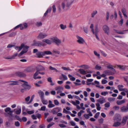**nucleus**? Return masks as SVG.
I'll return each mask as SVG.
<instances>
[{
    "label": "nucleus",
    "mask_w": 128,
    "mask_h": 128,
    "mask_svg": "<svg viewBox=\"0 0 128 128\" xmlns=\"http://www.w3.org/2000/svg\"><path fill=\"white\" fill-rule=\"evenodd\" d=\"M92 30L93 34H97L99 32L100 30L97 27H96L95 28V31H94V29H92Z\"/></svg>",
    "instance_id": "nucleus-25"
},
{
    "label": "nucleus",
    "mask_w": 128,
    "mask_h": 128,
    "mask_svg": "<svg viewBox=\"0 0 128 128\" xmlns=\"http://www.w3.org/2000/svg\"><path fill=\"white\" fill-rule=\"evenodd\" d=\"M100 114V112H97L96 113V114H95L94 117L96 118H97L99 116Z\"/></svg>",
    "instance_id": "nucleus-56"
},
{
    "label": "nucleus",
    "mask_w": 128,
    "mask_h": 128,
    "mask_svg": "<svg viewBox=\"0 0 128 128\" xmlns=\"http://www.w3.org/2000/svg\"><path fill=\"white\" fill-rule=\"evenodd\" d=\"M9 82V85H18V84L19 82L18 81H12L8 82Z\"/></svg>",
    "instance_id": "nucleus-23"
},
{
    "label": "nucleus",
    "mask_w": 128,
    "mask_h": 128,
    "mask_svg": "<svg viewBox=\"0 0 128 128\" xmlns=\"http://www.w3.org/2000/svg\"><path fill=\"white\" fill-rule=\"evenodd\" d=\"M108 82L107 80L103 79L102 80V83L103 84H106Z\"/></svg>",
    "instance_id": "nucleus-55"
},
{
    "label": "nucleus",
    "mask_w": 128,
    "mask_h": 128,
    "mask_svg": "<svg viewBox=\"0 0 128 128\" xmlns=\"http://www.w3.org/2000/svg\"><path fill=\"white\" fill-rule=\"evenodd\" d=\"M44 56L46 55H52V52L50 50H46L44 51Z\"/></svg>",
    "instance_id": "nucleus-32"
},
{
    "label": "nucleus",
    "mask_w": 128,
    "mask_h": 128,
    "mask_svg": "<svg viewBox=\"0 0 128 128\" xmlns=\"http://www.w3.org/2000/svg\"><path fill=\"white\" fill-rule=\"evenodd\" d=\"M98 13V11L97 10L94 11L91 14V17L92 18H94V16L96 14Z\"/></svg>",
    "instance_id": "nucleus-37"
},
{
    "label": "nucleus",
    "mask_w": 128,
    "mask_h": 128,
    "mask_svg": "<svg viewBox=\"0 0 128 128\" xmlns=\"http://www.w3.org/2000/svg\"><path fill=\"white\" fill-rule=\"evenodd\" d=\"M63 113H66V114H71V112H70L66 110L64 108L63 109Z\"/></svg>",
    "instance_id": "nucleus-43"
},
{
    "label": "nucleus",
    "mask_w": 128,
    "mask_h": 128,
    "mask_svg": "<svg viewBox=\"0 0 128 128\" xmlns=\"http://www.w3.org/2000/svg\"><path fill=\"white\" fill-rule=\"evenodd\" d=\"M114 122L113 124V126L115 127H118L121 125V123L120 122L116 121Z\"/></svg>",
    "instance_id": "nucleus-29"
},
{
    "label": "nucleus",
    "mask_w": 128,
    "mask_h": 128,
    "mask_svg": "<svg viewBox=\"0 0 128 128\" xmlns=\"http://www.w3.org/2000/svg\"><path fill=\"white\" fill-rule=\"evenodd\" d=\"M97 102L100 104H102L105 102V99L103 97L100 98L97 100Z\"/></svg>",
    "instance_id": "nucleus-21"
},
{
    "label": "nucleus",
    "mask_w": 128,
    "mask_h": 128,
    "mask_svg": "<svg viewBox=\"0 0 128 128\" xmlns=\"http://www.w3.org/2000/svg\"><path fill=\"white\" fill-rule=\"evenodd\" d=\"M83 29L84 31V32L86 33V34H88V30L87 28L86 27H83Z\"/></svg>",
    "instance_id": "nucleus-52"
},
{
    "label": "nucleus",
    "mask_w": 128,
    "mask_h": 128,
    "mask_svg": "<svg viewBox=\"0 0 128 128\" xmlns=\"http://www.w3.org/2000/svg\"><path fill=\"white\" fill-rule=\"evenodd\" d=\"M77 38V42L80 44H83L86 43L84 39L81 36L78 35L76 36Z\"/></svg>",
    "instance_id": "nucleus-3"
},
{
    "label": "nucleus",
    "mask_w": 128,
    "mask_h": 128,
    "mask_svg": "<svg viewBox=\"0 0 128 128\" xmlns=\"http://www.w3.org/2000/svg\"><path fill=\"white\" fill-rule=\"evenodd\" d=\"M27 112L28 114H31L34 113V110H32L27 111Z\"/></svg>",
    "instance_id": "nucleus-49"
},
{
    "label": "nucleus",
    "mask_w": 128,
    "mask_h": 128,
    "mask_svg": "<svg viewBox=\"0 0 128 128\" xmlns=\"http://www.w3.org/2000/svg\"><path fill=\"white\" fill-rule=\"evenodd\" d=\"M45 126L44 124H40L39 126V128H45Z\"/></svg>",
    "instance_id": "nucleus-63"
},
{
    "label": "nucleus",
    "mask_w": 128,
    "mask_h": 128,
    "mask_svg": "<svg viewBox=\"0 0 128 128\" xmlns=\"http://www.w3.org/2000/svg\"><path fill=\"white\" fill-rule=\"evenodd\" d=\"M24 46V44H22L20 46H18V51L19 52L22 49V48L23 46Z\"/></svg>",
    "instance_id": "nucleus-42"
},
{
    "label": "nucleus",
    "mask_w": 128,
    "mask_h": 128,
    "mask_svg": "<svg viewBox=\"0 0 128 128\" xmlns=\"http://www.w3.org/2000/svg\"><path fill=\"white\" fill-rule=\"evenodd\" d=\"M107 67L108 68L112 70V72H111V73H114L113 74L116 72V70L113 68L112 66L111 65L108 66Z\"/></svg>",
    "instance_id": "nucleus-22"
},
{
    "label": "nucleus",
    "mask_w": 128,
    "mask_h": 128,
    "mask_svg": "<svg viewBox=\"0 0 128 128\" xmlns=\"http://www.w3.org/2000/svg\"><path fill=\"white\" fill-rule=\"evenodd\" d=\"M62 76L63 78H64V80H67L68 79V78L66 75H64L63 74H62Z\"/></svg>",
    "instance_id": "nucleus-64"
},
{
    "label": "nucleus",
    "mask_w": 128,
    "mask_h": 128,
    "mask_svg": "<svg viewBox=\"0 0 128 128\" xmlns=\"http://www.w3.org/2000/svg\"><path fill=\"white\" fill-rule=\"evenodd\" d=\"M73 2V0H64L61 4V6L64 10L65 7H68L70 6Z\"/></svg>",
    "instance_id": "nucleus-1"
},
{
    "label": "nucleus",
    "mask_w": 128,
    "mask_h": 128,
    "mask_svg": "<svg viewBox=\"0 0 128 128\" xmlns=\"http://www.w3.org/2000/svg\"><path fill=\"white\" fill-rule=\"evenodd\" d=\"M33 45L41 46H45L46 45L45 44L42 42H36L34 43L33 44Z\"/></svg>",
    "instance_id": "nucleus-17"
},
{
    "label": "nucleus",
    "mask_w": 128,
    "mask_h": 128,
    "mask_svg": "<svg viewBox=\"0 0 128 128\" xmlns=\"http://www.w3.org/2000/svg\"><path fill=\"white\" fill-rule=\"evenodd\" d=\"M126 99H123L121 100H118L116 101V104L119 105H121L124 104L126 102Z\"/></svg>",
    "instance_id": "nucleus-14"
},
{
    "label": "nucleus",
    "mask_w": 128,
    "mask_h": 128,
    "mask_svg": "<svg viewBox=\"0 0 128 128\" xmlns=\"http://www.w3.org/2000/svg\"><path fill=\"white\" fill-rule=\"evenodd\" d=\"M50 69L52 70H54L56 72H58V71L55 68L52 67L51 66L50 67Z\"/></svg>",
    "instance_id": "nucleus-54"
},
{
    "label": "nucleus",
    "mask_w": 128,
    "mask_h": 128,
    "mask_svg": "<svg viewBox=\"0 0 128 128\" xmlns=\"http://www.w3.org/2000/svg\"><path fill=\"white\" fill-rule=\"evenodd\" d=\"M16 74L17 76L20 77H24L26 76V75L24 73L18 72L16 73Z\"/></svg>",
    "instance_id": "nucleus-16"
},
{
    "label": "nucleus",
    "mask_w": 128,
    "mask_h": 128,
    "mask_svg": "<svg viewBox=\"0 0 128 128\" xmlns=\"http://www.w3.org/2000/svg\"><path fill=\"white\" fill-rule=\"evenodd\" d=\"M42 24V23L40 22H37L36 23V25L38 26H41Z\"/></svg>",
    "instance_id": "nucleus-47"
},
{
    "label": "nucleus",
    "mask_w": 128,
    "mask_h": 128,
    "mask_svg": "<svg viewBox=\"0 0 128 128\" xmlns=\"http://www.w3.org/2000/svg\"><path fill=\"white\" fill-rule=\"evenodd\" d=\"M53 53L56 54H60V52L58 50L54 49L53 50Z\"/></svg>",
    "instance_id": "nucleus-45"
},
{
    "label": "nucleus",
    "mask_w": 128,
    "mask_h": 128,
    "mask_svg": "<svg viewBox=\"0 0 128 128\" xmlns=\"http://www.w3.org/2000/svg\"><path fill=\"white\" fill-rule=\"evenodd\" d=\"M42 104H47L48 102L46 100L44 99V98L41 99Z\"/></svg>",
    "instance_id": "nucleus-35"
},
{
    "label": "nucleus",
    "mask_w": 128,
    "mask_h": 128,
    "mask_svg": "<svg viewBox=\"0 0 128 128\" xmlns=\"http://www.w3.org/2000/svg\"><path fill=\"white\" fill-rule=\"evenodd\" d=\"M108 92H104L101 93V94L102 95L105 96L106 95L108 94Z\"/></svg>",
    "instance_id": "nucleus-53"
},
{
    "label": "nucleus",
    "mask_w": 128,
    "mask_h": 128,
    "mask_svg": "<svg viewBox=\"0 0 128 128\" xmlns=\"http://www.w3.org/2000/svg\"><path fill=\"white\" fill-rule=\"evenodd\" d=\"M59 26L60 29L62 30H64L66 28V25H64L62 24H60Z\"/></svg>",
    "instance_id": "nucleus-33"
},
{
    "label": "nucleus",
    "mask_w": 128,
    "mask_h": 128,
    "mask_svg": "<svg viewBox=\"0 0 128 128\" xmlns=\"http://www.w3.org/2000/svg\"><path fill=\"white\" fill-rule=\"evenodd\" d=\"M93 79H88L87 80V81L86 82V83L87 85H89L90 84L88 83V82H92L93 81Z\"/></svg>",
    "instance_id": "nucleus-48"
},
{
    "label": "nucleus",
    "mask_w": 128,
    "mask_h": 128,
    "mask_svg": "<svg viewBox=\"0 0 128 128\" xmlns=\"http://www.w3.org/2000/svg\"><path fill=\"white\" fill-rule=\"evenodd\" d=\"M55 106L54 104H52V102L50 100L49 101V104L48 106V107L49 108H51Z\"/></svg>",
    "instance_id": "nucleus-28"
},
{
    "label": "nucleus",
    "mask_w": 128,
    "mask_h": 128,
    "mask_svg": "<svg viewBox=\"0 0 128 128\" xmlns=\"http://www.w3.org/2000/svg\"><path fill=\"white\" fill-rule=\"evenodd\" d=\"M108 100L110 102H113L115 100V98H108Z\"/></svg>",
    "instance_id": "nucleus-38"
},
{
    "label": "nucleus",
    "mask_w": 128,
    "mask_h": 128,
    "mask_svg": "<svg viewBox=\"0 0 128 128\" xmlns=\"http://www.w3.org/2000/svg\"><path fill=\"white\" fill-rule=\"evenodd\" d=\"M122 118L121 116L119 114L116 115L114 118V122L117 121L120 122Z\"/></svg>",
    "instance_id": "nucleus-13"
},
{
    "label": "nucleus",
    "mask_w": 128,
    "mask_h": 128,
    "mask_svg": "<svg viewBox=\"0 0 128 128\" xmlns=\"http://www.w3.org/2000/svg\"><path fill=\"white\" fill-rule=\"evenodd\" d=\"M55 90L57 91V93L58 94L61 92L63 90L64 88L61 86H57L55 88Z\"/></svg>",
    "instance_id": "nucleus-11"
},
{
    "label": "nucleus",
    "mask_w": 128,
    "mask_h": 128,
    "mask_svg": "<svg viewBox=\"0 0 128 128\" xmlns=\"http://www.w3.org/2000/svg\"><path fill=\"white\" fill-rule=\"evenodd\" d=\"M102 29L106 34L108 35L109 34L110 32V28L107 26L106 25H104L102 27Z\"/></svg>",
    "instance_id": "nucleus-7"
},
{
    "label": "nucleus",
    "mask_w": 128,
    "mask_h": 128,
    "mask_svg": "<svg viewBox=\"0 0 128 128\" xmlns=\"http://www.w3.org/2000/svg\"><path fill=\"white\" fill-rule=\"evenodd\" d=\"M34 97V95H32L31 97V99H30V101H29V102L27 103V104H30V103L33 100Z\"/></svg>",
    "instance_id": "nucleus-50"
},
{
    "label": "nucleus",
    "mask_w": 128,
    "mask_h": 128,
    "mask_svg": "<svg viewBox=\"0 0 128 128\" xmlns=\"http://www.w3.org/2000/svg\"><path fill=\"white\" fill-rule=\"evenodd\" d=\"M54 104L56 105H58L59 104V102L57 100H54Z\"/></svg>",
    "instance_id": "nucleus-57"
},
{
    "label": "nucleus",
    "mask_w": 128,
    "mask_h": 128,
    "mask_svg": "<svg viewBox=\"0 0 128 128\" xmlns=\"http://www.w3.org/2000/svg\"><path fill=\"white\" fill-rule=\"evenodd\" d=\"M39 67L40 68H36L37 71L35 73L34 75V78L35 77H36V76L39 74L38 71L44 69V68L41 66H39Z\"/></svg>",
    "instance_id": "nucleus-10"
},
{
    "label": "nucleus",
    "mask_w": 128,
    "mask_h": 128,
    "mask_svg": "<svg viewBox=\"0 0 128 128\" xmlns=\"http://www.w3.org/2000/svg\"><path fill=\"white\" fill-rule=\"evenodd\" d=\"M120 110L123 112H128V108L126 106H124L120 108Z\"/></svg>",
    "instance_id": "nucleus-20"
},
{
    "label": "nucleus",
    "mask_w": 128,
    "mask_h": 128,
    "mask_svg": "<svg viewBox=\"0 0 128 128\" xmlns=\"http://www.w3.org/2000/svg\"><path fill=\"white\" fill-rule=\"evenodd\" d=\"M29 48V46L26 45L24 44V46L22 48H23V50L18 54L19 56H20L24 53L28 51V48Z\"/></svg>",
    "instance_id": "nucleus-4"
},
{
    "label": "nucleus",
    "mask_w": 128,
    "mask_h": 128,
    "mask_svg": "<svg viewBox=\"0 0 128 128\" xmlns=\"http://www.w3.org/2000/svg\"><path fill=\"white\" fill-rule=\"evenodd\" d=\"M106 20H108L109 19L110 16L109 13L108 12H107L106 14Z\"/></svg>",
    "instance_id": "nucleus-61"
},
{
    "label": "nucleus",
    "mask_w": 128,
    "mask_h": 128,
    "mask_svg": "<svg viewBox=\"0 0 128 128\" xmlns=\"http://www.w3.org/2000/svg\"><path fill=\"white\" fill-rule=\"evenodd\" d=\"M38 93L39 94L41 99L44 98V93L41 90H40L38 91Z\"/></svg>",
    "instance_id": "nucleus-24"
},
{
    "label": "nucleus",
    "mask_w": 128,
    "mask_h": 128,
    "mask_svg": "<svg viewBox=\"0 0 128 128\" xmlns=\"http://www.w3.org/2000/svg\"><path fill=\"white\" fill-rule=\"evenodd\" d=\"M124 87V86L122 85H119L118 86V88L119 90L120 91H122L123 88Z\"/></svg>",
    "instance_id": "nucleus-36"
},
{
    "label": "nucleus",
    "mask_w": 128,
    "mask_h": 128,
    "mask_svg": "<svg viewBox=\"0 0 128 128\" xmlns=\"http://www.w3.org/2000/svg\"><path fill=\"white\" fill-rule=\"evenodd\" d=\"M103 72L105 74L107 75H113L114 73H111V72L108 70L104 71Z\"/></svg>",
    "instance_id": "nucleus-31"
},
{
    "label": "nucleus",
    "mask_w": 128,
    "mask_h": 128,
    "mask_svg": "<svg viewBox=\"0 0 128 128\" xmlns=\"http://www.w3.org/2000/svg\"><path fill=\"white\" fill-rule=\"evenodd\" d=\"M118 67L120 70H123L126 68V66L123 64H118Z\"/></svg>",
    "instance_id": "nucleus-26"
},
{
    "label": "nucleus",
    "mask_w": 128,
    "mask_h": 128,
    "mask_svg": "<svg viewBox=\"0 0 128 128\" xmlns=\"http://www.w3.org/2000/svg\"><path fill=\"white\" fill-rule=\"evenodd\" d=\"M31 117L32 118L33 120H36L37 119V117L34 114H32L31 116Z\"/></svg>",
    "instance_id": "nucleus-59"
},
{
    "label": "nucleus",
    "mask_w": 128,
    "mask_h": 128,
    "mask_svg": "<svg viewBox=\"0 0 128 128\" xmlns=\"http://www.w3.org/2000/svg\"><path fill=\"white\" fill-rule=\"evenodd\" d=\"M35 69L34 68L32 67H28L24 70V71L27 72H30L33 71Z\"/></svg>",
    "instance_id": "nucleus-18"
},
{
    "label": "nucleus",
    "mask_w": 128,
    "mask_h": 128,
    "mask_svg": "<svg viewBox=\"0 0 128 128\" xmlns=\"http://www.w3.org/2000/svg\"><path fill=\"white\" fill-rule=\"evenodd\" d=\"M104 106L105 107L109 108L110 106V103L109 102H107L104 104Z\"/></svg>",
    "instance_id": "nucleus-46"
},
{
    "label": "nucleus",
    "mask_w": 128,
    "mask_h": 128,
    "mask_svg": "<svg viewBox=\"0 0 128 128\" xmlns=\"http://www.w3.org/2000/svg\"><path fill=\"white\" fill-rule=\"evenodd\" d=\"M19 81L24 83L22 85V86L24 88L26 89L30 90L31 88V86L28 84V83L27 82L24 80H20Z\"/></svg>",
    "instance_id": "nucleus-2"
},
{
    "label": "nucleus",
    "mask_w": 128,
    "mask_h": 128,
    "mask_svg": "<svg viewBox=\"0 0 128 128\" xmlns=\"http://www.w3.org/2000/svg\"><path fill=\"white\" fill-rule=\"evenodd\" d=\"M15 124L16 126L18 127L20 126V123L18 121L16 122L15 123Z\"/></svg>",
    "instance_id": "nucleus-60"
},
{
    "label": "nucleus",
    "mask_w": 128,
    "mask_h": 128,
    "mask_svg": "<svg viewBox=\"0 0 128 128\" xmlns=\"http://www.w3.org/2000/svg\"><path fill=\"white\" fill-rule=\"evenodd\" d=\"M54 123V122H52L50 123L49 124H48L47 126V127L48 128H50L51 126H52Z\"/></svg>",
    "instance_id": "nucleus-62"
},
{
    "label": "nucleus",
    "mask_w": 128,
    "mask_h": 128,
    "mask_svg": "<svg viewBox=\"0 0 128 128\" xmlns=\"http://www.w3.org/2000/svg\"><path fill=\"white\" fill-rule=\"evenodd\" d=\"M84 117L86 119H88L90 118V114H84Z\"/></svg>",
    "instance_id": "nucleus-44"
},
{
    "label": "nucleus",
    "mask_w": 128,
    "mask_h": 128,
    "mask_svg": "<svg viewBox=\"0 0 128 128\" xmlns=\"http://www.w3.org/2000/svg\"><path fill=\"white\" fill-rule=\"evenodd\" d=\"M128 119V115L124 117L121 123V125L123 126L125 125L126 122L127 120Z\"/></svg>",
    "instance_id": "nucleus-12"
},
{
    "label": "nucleus",
    "mask_w": 128,
    "mask_h": 128,
    "mask_svg": "<svg viewBox=\"0 0 128 128\" xmlns=\"http://www.w3.org/2000/svg\"><path fill=\"white\" fill-rule=\"evenodd\" d=\"M128 30H124V31H118V30H116V32L120 34H124L125 33L124 32H125L126 31H128Z\"/></svg>",
    "instance_id": "nucleus-39"
},
{
    "label": "nucleus",
    "mask_w": 128,
    "mask_h": 128,
    "mask_svg": "<svg viewBox=\"0 0 128 128\" xmlns=\"http://www.w3.org/2000/svg\"><path fill=\"white\" fill-rule=\"evenodd\" d=\"M36 54L37 57L39 58H41L44 56V52H38L36 53Z\"/></svg>",
    "instance_id": "nucleus-19"
},
{
    "label": "nucleus",
    "mask_w": 128,
    "mask_h": 128,
    "mask_svg": "<svg viewBox=\"0 0 128 128\" xmlns=\"http://www.w3.org/2000/svg\"><path fill=\"white\" fill-rule=\"evenodd\" d=\"M87 112L88 113H89L88 114H90V116H92V114L90 111V108H88L86 109Z\"/></svg>",
    "instance_id": "nucleus-41"
},
{
    "label": "nucleus",
    "mask_w": 128,
    "mask_h": 128,
    "mask_svg": "<svg viewBox=\"0 0 128 128\" xmlns=\"http://www.w3.org/2000/svg\"><path fill=\"white\" fill-rule=\"evenodd\" d=\"M53 12H55L56 11V8L54 5L52 7Z\"/></svg>",
    "instance_id": "nucleus-58"
},
{
    "label": "nucleus",
    "mask_w": 128,
    "mask_h": 128,
    "mask_svg": "<svg viewBox=\"0 0 128 128\" xmlns=\"http://www.w3.org/2000/svg\"><path fill=\"white\" fill-rule=\"evenodd\" d=\"M43 42H45L48 44H52V42L48 39L43 40H42Z\"/></svg>",
    "instance_id": "nucleus-30"
},
{
    "label": "nucleus",
    "mask_w": 128,
    "mask_h": 128,
    "mask_svg": "<svg viewBox=\"0 0 128 128\" xmlns=\"http://www.w3.org/2000/svg\"><path fill=\"white\" fill-rule=\"evenodd\" d=\"M51 39L57 45H59L61 43V41L56 37H53Z\"/></svg>",
    "instance_id": "nucleus-6"
},
{
    "label": "nucleus",
    "mask_w": 128,
    "mask_h": 128,
    "mask_svg": "<svg viewBox=\"0 0 128 128\" xmlns=\"http://www.w3.org/2000/svg\"><path fill=\"white\" fill-rule=\"evenodd\" d=\"M79 71L80 72V73L84 75L87 73L86 71L82 69H80L79 70Z\"/></svg>",
    "instance_id": "nucleus-34"
},
{
    "label": "nucleus",
    "mask_w": 128,
    "mask_h": 128,
    "mask_svg": "<svg viewBox=\"0 0 128 128\" xmlns=\"http://www.w3.org/2000/svg\"><path fill=\"white\" fill-rule=\"evenodd\" d=\"M18 56H19L18 53H15L12 56L7 57L6 58L7 59L13 60L17 58Z\"/></svg>",
    "instance_id": "nucleus-9"
},
{
    "label": "nucleus",
    "mask_w": 128,
    "mask_h": 128,
    "mask_svg": "<svg viewBox=\"0 0 128 128\" xmlns=\"http://www.w3.org/2000/svg\"><path fill=\"white\" fill-rule=\"evenodd\" d=\"M84 111L82 110H81L80 112L78 113V116L80 117L82 115V114L84 112Z\"/></svg>",
    "instance_id": "nucleus-51"
},
{
    "label": "nucleus",
    "mask_w": 128,
    "mask_h": 128,
    "mask_svg": "<svg viewBox=\"0 0 128 128\" xmlns=\"http://www.w3.org/2000/svg\"><path fill=\"white\" fill-rule=\"evenodd\" d=\"M61 110V109L60 108L56 107L52 110L50 112L52 113L53 114H56L58 112H60Z\"/></svg>",
    "instance_id": "nucleus-5"
},
{
    "label": "nucleus",
    "mask_w": 128,
    "mask_h": 128,
    "mask_svg": "<svg viewBox=\"0 0 128 128\" xmlns=\"http://www.w3.org/2000/svg\"><path fill=\"white\" fill-rule=\"evenodd\" d=\"M10 108L8 107L5 109L4 110L5 112H7L8 114L10 115H11L13 112V111L11 110Z\"/></svg>",
    "instance_id": "nucleus-15"
},
{
    "label": "nucleus",
    "mask_w": 128,
    "mask_h": 128,
    "mask_svg": "<svg viewBox=\"0 0 128 128\" xmlns=\"http://www.w3.org/2000/svg\"><path fill=\"white\" fill-rule=\"evenodd\" d=\"M14 111L15 113L17 114H20L21 112V108L17 109H15Z\"/></svg>",
    "instance_id": "nucleus-27"
},
{
    "label": "nucleus",
    "mask_w": 128,
    "mask_h": 128,
    "mask_svg": "<svg viewBox=\"0 0 128 128\" xmlns=\"http://www.w3.org/2000/svg\"><path fill=\"white\" fill-rule=\"evenodd\" d=\"M47 36V34L46 33L41 32L39 34L37 38L40 40H41L45 38Z\"/></svg>",
    "instance_id": "nucleus-8"
},
{
    "label": "nucleus",
    "mask_w": 128,
    "mask_h": 128,
    "mask_svg": "<svg viewBox=\"0 0 128 128\" xmlns=\"http://www.w3.org/2000/svg\"><path fill=\"white\" fill-rule=\"evenodd\" d=\"M94 53L95 55L98 57V58H100V54L98 53L96 51H94Z\"/></svg>",
    "instance_id": "nucleus-40"
}]
</instances>
